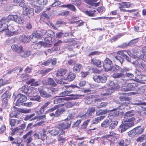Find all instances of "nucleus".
<instances>
[{"instance_id":"nucleus-28","label":"nucleus","mask_w":146,"mask_h":146,"mask_svg":"<svg viewBox=\"0 0 146 146\" xmlns=\"http://www.w3.org/2000/svg\"><path fill=\"white\" fill-rule=\"evenodd\" d=\"M76 76V74L72 72H69L66 78L67 80L70 82L72 81Z\"/></svg>"},{"instance_id":"nucleus-48","label":"nucleus","mask_w":146,"mask_h":146,"mask_svg":"<svg viewBox=\"0 0 146 146\" xmlns=\"http://www.w3.org/2000/svg\"><path fill=\"white\" fill-rule=\"evenodd\" d=\"M44 43L43 42H39L38 43H36L33 45V47L35 49H38L41 47L42 44L44 46Z\"/></svg>"},{"instance_id":"nucleus-30","label":"nucleus","mask_w":146,"mask_h":146,"mask_svg":"<svg viewBox=\"0 0 146 146\" xmlns=\"http://www.w3.org/2000/svg\"><path fill=\"white\" fill-rule=\"evenodd\" d=\"M65 111V110L64 108L58 109L55 111L56 117H60L61 115L64 113Z\"/></svg>"},{"instance_id":"nucleus-58","label":"nucleus","mask_w":146,"mask_h":146,"mask_svg":"<svg viewBox=\"0 0 146 146\" xmlns=\"http://www.w3.org/2000/svg\"><path fill=\"white\" fill-rule=\"evenodd\" d=\"M29 38L30 41L33 42H35L38 40V39L33 34L30 35Z\"/></svg>"},{"instance_id":"nucleus-5","label":"nucleus","mask_w":146,"mask_h":146,"mask_svg":"<svg viewBox=\"0 0 146 146\" xmlns=\"http://www.w3.org/2000/svg\"><path fill=\"white\" fill-rule=\"evenodd\" d=\"M33 136L35 138L43 141L46 139L47 138L46 132L44 129L42 131H40L35 133L33 134Z\"/></svg>"},{"instance_id":"nucleus-55","label":"nucleus","mask_w":146,"mask_h":146,"mask_svg":"<svg viewBox=\"0 0 146 146\" xmlns=\"http://www.w3.org/2000/svg\"><path fill=\"white\" fill-rule=\"evenodd\" d=\"M146 139V135H142L137 139L136 141L137 142H142Z\"/></svg>"},{"instance_id":"nucleus-51","label":"nucleus","mask_w":146,"mask_h":146,"mask_svg":"<svg viewBox=\"0 0 146 146\" xmlns=\"http://www.w3.org/2000/svg\"><path fill=\"white\" fill-rule=\"evenodd\" d=\"M109 124V120H105L101 124V126L103 127H108Z\"/></svg>"},{"instance_id":"nucleus-56","label":"nucleus","mask_w":146,"mask_h":146,"mask_svg":"<svg viewBox=\"0 0 146 146\" xmlns=\"http://www.w3.org/2000/svg\"><path fill=\"white\" fill-rule=\"evenodd\" d=\"M120 56L119 55H117L115 56V58L118 60L121 63L124 61V55H121Z\"/></svg>"},{"instance_id":"nucleus-50","label":"nucleus","mask_w":146,"mask_h":146,"mask_svg":"<svg viewBox=\"0 0 146 146\" xmlns=\"http://www.w3.org/2000/svg\"><path fill=\"white\" fill-rule=\"evenodd\" d=\"M90 121V119H88L84 121L81 125V128L82 129H85L87 127Z\"/></svg>"},{"instance_id":"nucleus-33","label":"nucleus","mask_w":146,"mask_h":146,"mask_svg":"<svg viewBox=\"0 0 146 146\" xmlns=\"http://www.w3.org/2000/svg\"><path fill=\"white\" fill-rule=\"evenodd\" d=\"M82 65L81 64L78 63L75 65L73 67V70L76 73L79 72L81 69Z\"/></svg>"},{"instance_id":"nucleus-4","label":"nucleus","mask_w":146,"mask_h":146,"mask_svg":"<svg viewBox=\"0 0 146 146\" xmlns=\"http://www.w3.org/2000/svg\"><path fill=\"white\" fill-rule=\"evenodd\" d=\"M7 19L9 20L13 21L19 24H23L25 21L23 18L17 15H9Z\"/></svg>"},{"instance_id":"nucleus-42","label":"nucleus","mask_w":146,"mask_h":146,"mask_svg":"<svg viewBox=\"0 0 146 146\" xmlns=\"http://www.w3.org/2000/svg\"><path fill=\"white\" fill-rule=\"evenodd\" d=\"M8 105V100L6 97H4L2 100L1 106L3 109H5L7 108Z\"/></svg>"},{"instance_id":"nucleus-62","label":"nucleus","mask_w":146,"mask_h":146,"mask_svg":"<svg viewBox=\"0 0 146 146\" xmlns=\"http://www.w3.org/2000/svg\"><path fill=\"white\" fill-rule=\"evenodd\" d=\"M119 4L123 7L128 8L130 6V3L128 2H122L121 3H119Z\"/></svg>"},{"instance_id":"nucleus-22","label":"nucleus","mask_w":146,"mask_h":146,"mask_svg":"<svg viewBox=\"0 0 146 146\" xmlns=\"http://www.w3.org/2000/svg\"><path fill=\"white\" fill-rule=\"evenodd\" d=\"M21 122V120L16 119H10L9 120V122L11 127L15 126L19 124Z\"/></svg>"},{"instance_id":"nucleus-45","label":"nucleus","mask_w":146,"mask_h":146,"mask_svg":"<svg viewBox=\"0 0 146 146\" xmlns=\"http://www.w3.org/2000/svg\"><path fill=\"white\" fill-rule=\"evenodd\" d=\"M30 100L33 101H37L38 102H40L41 101V98L39 96L36 95L33 96L32 97H31Z\"/></svg>"},{"instance_id":"nucleus-44","label":"nucleus","mask_w":146,"mask_h":146,"mask_svg":"<svg viewBox=\"0 0 146 146\" xmlns=\"http://www.w3.org/2000/svg\"><path fill=\"white\" fill-rule=\"evenodd\" d=\"M109 111L107 109L105 110H99L96 112V114L97 115H100L105 114L108 112Z\"/></svg>"},{"instance_id":"nucleus-1","label":"nucleus","mask_w":146,"mask_h":146,"mask_svg":"<svg viewBox=\"0 0 146 146\" xmlns=\"http://www.w3.org/2000/svg\"><path fill=\"white\" fill-rule=\"evenodd\" d=\"M71 125V121L70 122H64L60 123L57 125L52 130L50 131L49 132L52 135L54 136L59 134V135H64V130L69 128Z\"/></svg>"},{"instance_id":"nucleus-46","label":"nucleus","mask_w":146,"mask_h":146,"mask_svg":"<svg viewBox=\"0 0 146 146\" xmlns=\"http://www.w3.org/2000/svg\"><path fill=\"white\" fill-rule=\"evenodd\" d=\"M109 134L111 137H113V138L111 139V140L110 141V144H112V143H114V142L112 140L114 139L113 140H115V138H114L113 137H115L116 136V134L113 131H111L109 132Z\"/></svg>"},{"instance_id":"nucleus-9","label":"nucleus","mask_w":146,"mask_h":146,"mask_svg":"<svg viewBox=\"0 0 146 146\" xmlns=\"http://www.w3.org/2000/svg\"><path fill=\"white\" fill-rule=\"evenodd\" d=\"M113 63L112 61L109 59L107 58L104 60L103 64V67L106 71H108L111 70L112 68Z\"/></svg>"},{"instance_id":"nucleus-52","label":"nucleus","mask_w":146,"mask_h":146,"mask_svg":"<svg viewBox=\"0 0 146 146\" xmlns=\"http://www.w3.org/2000/svg\"><path fill=\"white\" fill-rule=\"evenodd\" d=\"M137 77H138L139 78L137 79V82H141L146 80V77L144 75H141L137 76Z\"/></svg>"},{"instance_id":"nucleus-10","label":"nucleus","mask_w":146,"mask_h":146,"mask_svg":"<svg viewBox=\"0 0 146 146\" xmlns=\"http://www.w3.org/2000/svg\"><path fill=\"white\" fill-rule=\"evenodd\" d=\"M93 78L95 82L98 83H105L107 80V77L104 75L101 76L95 75L93 76Z\"/></svg>"},{"instance_id":"nucleus-27","label":"nucleus","mask_w":146,"mask_h":146,"mask_svg":"<svg viewBox=\"0 0 146 146\" xmlns=\"http://www.w3.org/2000/svg\"><path fill=\"white\" fill-rule=\"evenodd\" d=\"M19 39L21 42L24 43H27L29 41L28 38L24 35H21L19 38Z\"/></svg>"},{"instance_id":"nucleus-61","label":"nucleus","mask_w":146,"mask_h":146,"mask_svg":"<svg viewBox=\"0 0 146 146\" xmlns=\"http://www.w3.org/2000/svg\"><path fill=\"white\" fill-rule=\"evenodd\" d=\"M68 9L73 12H75L76 11L75 7L71 4H69Z\"/></svg>"},{"instance_id":"nucleus-11","label":"nucleus","mask_w":146,"mask_h":146,"mask_svg":"<svg viewBox=\"0 0 146 146\" xmlns=\"http://www.w3.org/2000/svg\"><path fill=\"white\" fill-rule=\"evenodd\" d=\"M126 83L128 84V85H127L125 89L124 88V91H125L134 90L138 86V84L137 82L129 83L126 82Z\"/></svg>"},{"instance_id":"nucleus-64","label":"nucleus","mask_w":146,"mask_h":146,"mask_svg":"<svg viewBox=\"0 0 146 146\" xmlns=\"http://www.w3.org/2000/svg\"><path fill=\"white\" fill-rule=\"evenodd\" d=\"M32 34L35 37L37 38V39H38L40 38L41 37V34L36 32L33 33Z\"/></svg>"},{"instance_id":"nucleus-53","label":"nucleus","mask_w":146,"mask_h":146,"mask_svg":"<svg viewBox=\"0 0 146 146\" xmlns=\"http://www.w3.org/2000/svg\"><path fill=\"white\" fill-rule=\"evenodd\" d=\"M138 90L139 91V93H144L145 92L146 90V86H141L140 87L138 88Z\"/></svg>"},{"instance_id":"nucleus-19","label":"nucleus","mask_w":146,"mask_h":146,"mask_svg":"<svg viewBox=\"0 0 146 146\" xmlns=\"http://www.w3.org/2000/svg\"><path fill=\"white\" fill-rule=\"evenodd\" d=\"M131 124H128L126 123H122L119 126V129H120L121 133L125 131L131 127Z\"/></svg>"},{"instance_id":"nucleus-7","label":"nucleus","mask_w":146,"mask_h":146,"mask_svg":"<svg viewBox=\"0 0 146 146\" xmlns=\"http://www.w3.org/2000/svg\"><path fill=\"white\" fill-rule=\"evenodd\" d=\"M99 97V95L95 94L88 96L85 99V102L88 104H90L93 101V99L94 98H95L94 100L95 102L101 101L100 99L98 98Z\"/></svg>"},{"instance_id":"nucleus-57","label":"nucleus","mask_w":146,"mask_h":146,"mask_svg":"<svg viewBox=\"0 0 146 146\" xmlns=\"http://www.w3.org/2000/svg\"><path fill=\"white\" fill-rule=\"evenodd\" d=\"M139 40V38H137L136 39L131 40L129 42V45L130 46H131L133 44L137 43Z\"/></svg>"},{"instance_id":"nucleus-43","label":"nucleus","mask_w":146,"mask_h":146,"mask_svg":"<svg viewBox=\"0 0 146 146\" xmlns=\"http://www.w3.org/2000/svg\"><path fill=\"white\" fill-rule=\"evenodd\" d=\"M46 119L45 115H36L34 117L31 119V120H36L37 121H40V120L43 119Z\"/></svg>"},{"instance_id":"nucleus-26","label":"nucleus","mask_w":146,"mask_h":146,"mask_svg":"<svg viewBox=\"0 0 146 146\" xmlns=\"http://www.w3.org/2000/svg\"><path fill=\"white\" fill-rule=\"evenodd\" d=\"M116 89L115 87H111L106 90V93H103L102 94L104 96H108L113 93Z\"/></svg>"},{"instance_id":"nucleus-18","label":"nucleus","mask_w":146,"mask_h":146,"mask_svg":"<svg viewBox=\"0 0 146 146\" xmlns=\"http://www.w3.org/2000/svg\"><path fill=\"white\" fill-rule=\"evenodd\" d=\"M95 107H90L88 109L86 113L85 114L82 115L81 117H86V115L88 116H91L93 114H94L95 111Z\"/></svg>"},{"instance_id":"nucleus-63","label":"nucleus","mask_w":146,"mask_h":146,"mask_svg":"<svg viewBox=\"0 0 146 146\" xmlns=\"http://www.w3.org/2000/svg\"><path fill=\"white\" fill-rule=\"evenodd\" d=\"M74 117V114L70 113L68 114L66 118L65 119V121H68L70 119H73Z\"/></svg>"},{"instance_id":"nucleus-13","label":"nucleus","mask_w":146,"mask_h":146,"mask_svg":"<svg viewBox=\"0 0 146 146\" xmlns=\"http://www.w3.org/2000/svg\"><path fill=\"white\" fill-rule=\"evenodd\" d=\"M11 48L13 50L18 54H21L23 52V47L21 45L18 46L17 44H13L12 45Z\"/></svg>"},{"instance_id":"nucleus-21","label":"nucleus","mask_w":146,"mask_h":146,"mask_svg":"<svg viewBox=\"0 0 146 146\" xmlns=\"http://www.w3.org/2000/svg\"><path fill=\"white\" fill-rule=\"evenodd\" d=\"M15 26L13 24H11L7 26V29H8L9 31H10L11 33L10 35H16L17 32L16 31H12L15 29Z\"/></svg>"},{"instance_id":"nucleus-59","label":"nucleus","mask_w":146,"mask_h":146,"mask_svg":"<svg viewBox=\"0 0 146 146\" xmlns=\"http://www.w3.org/2000/svg\"><path fill=\"white\" fill-rule=\"evenodd\" d=\"M108 104L107 102H102L99 103V105L98 106L99 108H101L107 106Z\"/></svg>"},{"instance_id":"nucleus-41","label":"nucleus","mask_w":146,"mask_h":146,"mask_svg":"<svg viewBox=\"0 0 146 146\" xmlns=\"http://www.w3.org/2000/svg\"><path fill=\"white\" fill-rule=\"evenodd\" d=\"M30 92L29 95V96L32 97L34 95H36L37 93V91L36 88L31 86L30 88Z\"/></svg>"},{"instance_id":"nucleus-2","label":"nucleus","mask_w":146,"mask_h":146,"mask_svg":"<svg viewBox=\"0 0 146 146\" xmlns=\"http://www.w3.org/2000/svg\"><path fill=\"white\" fill-rule=\"evenodd\" d=\"M43 35H45L46 36L44 38V40L45 42L44 43V46H49L51 44L52 38L54 36V33L51 31L43 30L42 32Z\"/></svg>"},{"instance_id":"nucleus-29","label":"nucleus","mask_w":146,"mask_h":146,"mask_svg":"<svg viewBox=\"0 0 146 146\" xmlns=\"http://www.w3.org/2000/svg\"><path fill=\"white\" fill-rule=\"evenodd\" d=\"M105 117V116L102 115L94 118L92 120V124H97L101 120L103 119Z\"/></svg>"},{"instance_id":"nucleus-8","label":"nucleus","mask_w":146,"mask_h":146,"mask_svg":"<svg viewBox=\"0 0 146 146\" xmlns=\"http://www.w3.org/2000/svg\"><path fill=\"white\" fill-rule=\"evenodd\" d=\"M70 96L68 97H66L64 98H58V99H56L55 101L57 102H62L64 100H75L78 99L81 96L80 95H76V94H71L69 95Z\"/></svg>"},{"instance_id":"nucleus-24","label":"nucleus","mask_w":146,"mask_h":146,"mask_svg":"<svg viewBox=\"0 0 146 146\" xmlns=\"http://www.w3.org/2000/svg\"><path fill=\"white\" fill-rule=\"evenodd\" d=\"M45 84L46 85H50L52 87H55L57 85V84L54 80L51 78H48L45 82Z\"/></svg>"},{"instance_id":"nucleus-15","label":"nucleus","mask_w":146,"mask_h":146,"mask_svg":"<svg viewBox=\"0 0 146 146\" xmlns=\"http://www.w3.org/2000/svg\"><path fill=\"white\" fill-rule=\"evenodd\" d=\"M67 72V70L66 69L61 68L58 70L55 75L57 77L61 78L63 77Z\"/></svg>"},{"instance_id":"nucleus-37","label":"nucleus","mask_w":146,"mask_h":146,"mask_svg":"<svg viewBox=\"0 0 146 146\" xmlns=\"http://www.w3.org/2000/svg\"><path fill=\"white\" fill-rule=\"evenodd\" d=\"M21 143V140L19 138H16L11 142L12 145L15 146H19Z\"/></svg>"},{"instance_id":"nucleus-14","label":"nucleus","mask_w":146,"mask_h":146,"mask_svg":"<svg viewBox=\"0 0 146 146\" xmlns=\"http://www.w3.org/2000/svg\"><path fill=\"white\" fill-rule=\"evenodd\" d=\"M17 98L18 99L16 103L17 106L18 105L19 103H23L25 102L27 100V97L26 96L21 94H18Z\"/></svg>"},{"instance_id":"nucleus-17","label":"nucleus","mask_w":146,"mask_h":146,"mask_svg":"<svg viewBox=\"0 0 146 146\" xmlns=\"http://www.w3.org/2000/svg\"><path fill=\"white\" fill-rule=\"evenodd\" d=\"M31 88V86L26 85L22 86L19 88V90L22 92L26 94L29 96V94L31 92L30 90Z\"/></svg>"},{"instance_id":"nucleus-35","label":"nucleus","mask_w":146,"mask_h":146,"mask_svg":"<svg viewBox=\"0 0 146 146\" xmlns=\"http://www.w3.org/2000/svg\"><path fill=\"white\" fill-rule=\"evenodd\" d=\"M20 111L18 110L13 111L10 113L9 116L11 118H18V115L20 114Z\"/></svg>"},{"instance_id":"nucleus-3","label":"nucleus","mask_w":146,"mask_h":146,"mask_svg":"<svg viewBox=\"0 0 146 146\" xmlns=\"http://www.w3.org/2000/svg\"><path fill=\"white\" fill-rule=\"evenodd\" d=\"M32 133L33 130H31L23 136V139H26V142L27 143L26 146H36V145L33 143L29 144L33 140L32 136Z\"/></svg>"},{"instance_id":"nucleus-38","label":"nucleus","mask_w":146,"mask_h":146,"mask_svg":"<svg viewBox=\"0 0 146 146\" xmlns=\"http://www.w3.org/2000/svg\"><path fill=\"white\" fill-rule=\"evenodd\" d=\"M124 72H118L113 73L112 76L115 78H122L124 76Z\"/></svg>"},{"instance_id":"nucleus-23","label":"nucleus","mask_w":146,"mask_h":146,"mask_svg":"<svg viewBox=\"0 0 146 146\" xmlns=\"http://www.w3.org/2000/svg\"><path fill=\"white\" fill-rule=\"evenodd\" d=\"M51 103V102L48 101L46 102L43 106L40 108L38 111H37V113L38 114H41L43 113L45 108Z\"/></svg>"},{"instance_id":"nucleus-12","label":"nucleus","mask_w":146,"mask_h":146,"mask_svg":"<svg viewBox=\"0 0 146 146\" xmlns=\"http://www.w3.org/2000/svg\"><path fill=\"white\" fill-rule=\"evenodd\" d=\"M8 21L5 17H3L0 21V31L7 30Z\"/></svg>"},{"instance_id":"nucleus-39","label":"nucleus","mask_w":146,"mask_h":146,"mask_svg":"<svg viewBox=\"0 0 146 146\" xmlns=\"http://www.w3.org/2000/svg\"><path fill=\"white\" fill-rule=\"evenodd\" d=\"M60 106H64V104H63L62 105H55L53 107L48 109L46 111V113H47L49 112H50L52 111H53L56 109H58Z\"/></svg>"},{"instance_id":"nucleus-16","label":"nucleus","mask_w":146,"mask_h":146,"mask_svg":"<svg viewBox=\"0 0 146 146\" xmlns=\"http://www.w3.org/2000/svg\"><path fill=\"white\" fill-rule=\"evenodd\" d=\"M23 13L29 18L31 17L34 15V9L33 8H26L23 11Z\"/></svg>"},{"instance_id":"nucleus-40","label":"nucleus","mask_w":146,"mask_h":146,"mask_svg":"<svg viewBox=\"0 0 146 146\" xmlns=\"http://www.w3.org/2000/svg\"><path fill=\"white\" fill-rule=\"evenodd\" d=\"M118 121L116 120L111 121V122L109 126V129H114L118 124Z\"/></svg>"},{"instance_id":"nucleus-31","label":"nucleus","mask_w":146,"mask_h":146,"mask_svg":"<svg viewBox=\"0 0 146 146\" xmlns=\"http://www.w3.org/2000/svg\"><path fill=\"white\" fill-rule=\"evenodd\" d=\"M135 115V113L133 110H130L127 111L124 115V118H126L133 117Z\"/></svg>"},{"instance_id":"nucleus-34","label":"nucleus","mask_w":146,"mask_h":146,"mask_svg":"<svg viewBox=\"0 0 146 146\" xmlns=\"http://www.w3.org/2000/svg\"><path fill=\"white\" fill-rule=\"evenodd\" d=\"M91 62L93 64L95 65L98 67L100 68L102 66L101 61L99 60L92 59Z\"/></svg>"},{"instance_id":"nucleus-49","label":"nucleus","mask_w":146,"mask_h":146,"mask_svg":"<svg viewBox=\"0 0 146 146\" xmlns=\"http://www.w3.org/2000/svg\"><path fill=\"white\" fill-rule=\"evenodd\" d=\"M72 92V90L69 91H64L63 92L60 93L59 94V95L61 97L66 96H69V94L70 93H71Z\"/></svg>"},{"instance_id":"nucleus-20","label":"nucleus","mask_w":146,"mask_h":146,"mask_svg":"<svg viewBox=\"0 0 146 146\" xmlns=\"http://www.w3.org/2000/svg\"><path fill=\"white\" fill-rule=\"evenodd\" d=\"M113 73L118 72H125L128 71V70L127 68H124L122 69L120 66H118L117 65H115L113 67Z\"/></svg>"},{"instance_id":"nucleus-6","label":"nucleus","mask_w":146,"mask_h":146,"mask_svg":"<svg viewBox=\"0 0 146 146\" xmlns=\"http://www.w3.org/2000/svg\"><path fill=\"white\" fill-rule=\"evenodd\" d=\"M144 129L141 128V126H137L128 132V135L131 136V135H135L142 133Z\"/></svg>"},{"instance_id":"nucleus-36","label":"nucleus","mask_w":146,"mask_h":146,"mask_svg":"<svg viewBox=\"0 0 146 146\" xmlns=\"http://www.w3.org/2000/svg\"><path fill=\"white\" fill-rule=\"evenodd\" d=\"M59 48L57 47L55 48L54 46L52 48L50 49H48L46 51H41L40 52V54H45L46 55H47L48 53H47L48 52H49L50 53L54 51H56V50H58L59 49Z\"/></svg>"},{"instance_id":"nucleus-32","label":"nucleus","mask_w":146,"mask_h":146,"mask_svg":"<svg viewBox=\"0 0 146 146\" xmlns=\"http://www.w3.org/2000/svg\"><path fill=\"white\" fill-rule=\"evenodd\" d=\"M125 122H127V123L128 124H131V127L133 126L134 125V121L135 120V118L134 117L128 118L124 119Z\"/></svg>"},{"instance_id":"nucleus-25","label":"nucleus","mask_w":146,"mask_h":146,"mask_svg":"<svg viewBox=\"0 0 146 146\" xmlns=\"http://www.w3.org/2000/svg\"><path fill=\"white\" fill-rule=\"evenodd\" d=\"M40 96L43 98H49L52 97V96L48 94L46 92L42 89H40L39 90Z\"/></svg>"},{"instance_id":"nucleus-54","label":"nucleus","mask_w":146,"mask_h":146,"mask_svg":"<svg viewBox=\"0 0 146 146\" xmlns=\"http://www.w3.org/2000/svg\"><path fill=\"white\" fill-rule=\"evenodd\" d=\"M96 11L95 10L91 11H85V13L90 16H93L94 15Z\"/></svg>"},{"instance_id":"nucleus-47","label":"nucleus","mask_w":146,"mask_h":146,"mask_svg":"<svg viewBox=\"0 0 146 146\" xmlns=\"http://www.w3.org/2000/svg\"><path fill=\"white\" fill-rule=\"evenodd\" d=\"M117 54L118 55H130L131 52L130 51L126 50L119 51L117 52Z\"/></svg>"},{"instance_id":"nucleus-60","label":"nucleus","mask_w":146,"mask_h":146,"mask_svg":"<svg viewBox=\"0 0 146 146\" xmlns=\"http://www.w3.org/2000/svg\"><path fill=\"white\" fill-rule=\"evenodd\" d=\"M47 2V0H37V3L39 5H44L46 4Z\"/></svg>"}]
</instances>
